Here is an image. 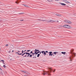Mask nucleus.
Returning <instances> with one entry per match:
<instances>
[{
    "label": "nucleus",
    "instance_id": "f257e3e1",
    "mask_svg": "<svg viewBox=\"0 0 76 76\" xmlns=\"http://www.w3.org/2000/svg\"><path fill=\"white\" fill-rule=\"evenodd\" d=\"M48 69L50 71H43V73H42V75H51L50 73L51 72V71H52V68H49Z\"/></svg>",
    "mask_w": 76,
    "mask_h": 76
},
{
    "label": "nucleus",
    "instance_id": "f03ea898",
    "mask_svg": "<svg viewBox=\"0 0 76 76\" xmlns=\"http://www.w3.org/2000/svg\"><path fill=\"white\" fill-rule=\"evenodd\" d=\"M29 55L30 57H32V56H34L35 54L36 55V53L35 52H34V53H32V51H31L30 53H29Z\"/></svg>",
    "mask_w": 76,
    "mask_h": 76
},
{
    "label": "nucleus",
    "instance_id": "7ed1b4c3",
    "mask_svg": "<svg viewBox=\"0 0 76 76\" xmlns=\"http://www.w3.org/2000/svg\"><path fill=\"white\" fill-rule=\"evenodd\" d=\"M75 55H76V54H75V53H72V56H71L69 58L70 60V61H72V58H73V56L74 57H75Z\"/></svg>",
    "mask_w": 76,
    "mask_h": 76
},
{
    "label": "nucleus",
    "instance_id": "20e7f679",
    "mask_svg": "<svg viewBox=\"0 0 76 76\" xmlns=\"http://www.w3.org/2000/svg\"><path fill=\"white\" fill-rule=\"evenodd\" d=\"M21 72H23V73H26V74H27V75H31V74L27 71L23 70V71H21Z\"/></svg>",
    "mask_w": 76,
    "mask_h": 76
},
{
    "label": "nucleus",
    "instance_id": "39448f33",
    "mask_svg": "<svg viewBox=\"0 0 76 76\" xmlns=\"http://www.w3.org/2000/svg\"><path fill=\"white\" fill-rule=\"evenodd\" d=\"M65 22H66V23H71L72 22H70V21L69 20H65L64 21Z\"/></svg>",
    "mask_w": 76,
    "mask_h": 76
},
{
    "label": "nucleus",
    "instance_id": "423d86ee",
    "mask_svg": "<svg viewBox=\"0 0 76 76\" xmlns=\"http://www.w3.org/2000/svg\"><path fill=\"white\" fill-rule=\"evenodd\" d=\"M28 54V55H29V53L28 52H26L24 53L21 56H23L24 54Z\"/></svg>",
    "mask_w": 76,
    "mask_h": 76
},
{
    "label": "nucleus",
    "instance_id": "0eeeda50",
    "mask_svg": "<svg viewBox=\"0 0 76 76\" xmlns=\"http://www.w3.org/2000/svg\"><path fill=\"white\" fill-rule=\"evenodd\" d=\"M49 54V56H53V54H52L53 53V52H48Z\"/></svg>",
    "mask_w": 76,
    "mask_h": 76
},
{
    "label": "nucleus",
    "instance_id": "6e6552de",
    "mask_svg": "<svg viewBox=\"0 0 76 76\" xmlns=\"http://www.w3.org/2000/svg\"><path fill=\"white\" fill-rule=\"evenodd\" d=\"M23 53H24V51H23V50H22V53L19 54V53H18V52H16V53H16V54L18 53V55H22V54H23Z\"/></svg>",
    "mask_w": 76,
    "mask_h": 76
},
{
    "label": "nucleus",
    "instance_id": "1a4fd4ad",
    "mask_svg": "<svg viewBox=\"0 0 76 76\" xmlns=\"http://www.w3.org/2000/svg\"><path fill=\"white\" fill-rule=\"evenodd\" d=\"M59 3L61 4V5H62V6H65L66 5V4H64L63 3H61V2H59Z\"/></svg>",
    "mask_w": 76,
    "mask_h": 76
},
{
    "label": "nucleus",
    "instance_id": "9d476101",
    "mask_svg": "<svg viewBox=\"0 0 76 76\" xmlns=\"http://www.w3.org/2000/svg\"><path fill=\"white\" fill-rule=\"evenodd\" d=\"M63 1L65 2V3H70V2L67 1L63 0Z\"/></svg>",
    "mask_w": 76,
    "mask_h": 76
},
{
    "label": "nucleus",
    "instance_id": "9b49d317",
    "mask_svg": "<svg viewBox=\"0 0 76 76\" xmlns=\"http://www.w3.org/2000/svg\"><path fill=\"white\" fill-rule=\"evenodd\" d=\"M39 51V50H38V49H35V50L34 51V52L35 53H37V51Z\"/></svg>",
    "mask_w": 76,
    "mask_h": 76
},
{
    "label": "nucleus",
    "instance_id": "f8f14e48",
    "mask_svg": "<svg viewBox=\"0 0 76 76\" xmlns=\"http://www.w3.org/2000/svg\"><path fill=\"white\" fill-rule=\"evenodd\" d=\"M49 22H52V23H53V22H55V21H54L53 20H49Z\"/></svg>",
    "mask_w": 76,
    "mask_h": 76
},
{
    "label": "nucleus",
    "instance_id": "ddd939ff",
    "mask_svg": "<svg viewBox=\"0 0 76 76\" xmlns=\"http://www.w3.org/2000/svg\"><path fill=\"white\" fill-rule=\"evenodd\" d=\"M56 16H61V15L58 14H56Z\"/></svg>",
    "mask_w": 76,
    "mask_h": 76
},
{
    "label": "nucleus",
    "instance_id": "4468645a",
    "mask_svg": "<svg viewBox=\"0 0 76 76\" xmlns=\"http://www.w3.org/2000/svg\"><path fill=\"white\" fill-rule=\"evenodd\" d=\"M70 28V26L68 25H67V26H66V28Z\"/></svg>",
    "mask_w": 76,
    "mask_h": 76
},
{
    "label": "nucleus",
    "instance_id": "2eb2a0df",
    "mask_svg": "<svg viewBox=\"0 0 76 76\" xmlns=\"http://www.w3.org/2000/svg\"><path fill=\"white\" fill-rule=\"evenodd\" d=\"M19 1L18 0H17L16 1H15V3L17 4H19Z\"/></svg>",
    "mask_w": 76,
    "mask_h": 76
},
{
    "label": "nucleus",
    "instance_id": "dca6fc26",
    "mask_svg": "<svg viewBox=\"0 0 76 76\" xmlns=\"http://www.w3.org/2000/svg\"><path fill=\"white\" fill-rule=\"evenodd\" d=\"M66 52H61V53H62V54H64V55H65V54H66Z\"/></svg>",
    "mask_w": 76,
    "mask_h": 76
},
{
    "label": "nucleus",
    "instance_id": "f3484780",
    "mask_svg": "<svg viewBox=\"0 0 76 76\" xmlns=\"http://www.w3.org/2000/svg\"><path fill=\"white\" fill-rule=\"evenodd\" d=\"M40 52V51H38L37 52H36V55H37L38 54V53H39V52Z\"/></svg>",
    "mask_w": 76,
    "mask_h": 76
},
{
    "label": "nucleus",
    "instance_id": "a211bd4d",
    "mask_svg": "<svg viewBox=\"0 0 76 76\" xmlns=\"http://www.w3.org/2000/svg\"><path fill=\"white\" fill-rule=\"evenodd\" d=\"M67 25H64L63 26V27H64V28H67Z\"/></svg>",
    "mask_w": 76,
    "mask_h": 76
},
{
    "label": "nucleus",
    "instance_id": "6ab92c4d",
    "mask_svg": "<svg viewBox=\"0 0 76 76\" xmlns=\"http://www.w3.org/2000/svg\"><path fill=\"white\" fill-rule=\"evenodd\" d=\"M24 6H25L26 7H29L28 6V5H24Z\"/></svg>",
    "mask_w": 76,
    "mask_h": 76
},
{
    "label": "nucleus",
    "instance_id": "aec40b11",
    "mask_svg": "<svg viewBox=\"0 0 76 76\" xmlns=\"http://www.w3.org/2000/svg\"><path fill=\"white\" fill-rule=\"evenodd\" d=\"M58 53V52H53V54H55V55H56V54H57V53Z\"/></svg>",
    "mask_w": 76,
    "mask_h": 76
},
{
    "label": "nucleus",
    "instance_id": "412c9836",
    "mask_svg": "<svg viewBox=\"0 0 76 76\" xmlns=\"http://www.w3.org/2000/svg\"><path fill=\"white\" fill-rule=\"evenodd\" d=\"M39 56H40V54H37V57H39Z\"/></svg>",
    "mask_w": 76,
    "mask_h": 76
},
{
    "label": "nucleus",
    "instance_id": "4be33fe9",
    "mask_svg": "<svg viewBox=\"0 0 76 76\" xmlns=\"http://www.w3.org/2000/svg\"><path fill=\"white\" fill-rule=\"evenodd\" d=\"M43 54H44L45 56V55H46V53L45 52V51H44V53H43Z\"/></svg>",
    "mask_w": 76,
    "mask_h": 76
},
{
    "label": "nucleus",
    "instance_id": "5701e85b",
    "mask_svg": "<svg viewBox=\"0 0 76 76\" xmlns=\"http://www.w3.org/2000/svg\"><path fill=\"white\" fill-rule=\"evenodd\" d=\"M44 51H41V53H42V54H44Z\"/></svg>",
    "mask_w": 76,
    "mask_h": 76
},
{
    "label": "nucleus",
    "instance_id": "b1692460",
    "mask_svg": "<svg viewBox=\"0 0 76 76\" xmlns=\"http://www.w3.org/2000/svg\"><path fill=\"white\" fill-rule=\"evenodd\" d=\"M3 67H4V68H5V67H6V66L4 65Z\"/></svg>",
    "mask_w": 76,
    "mask_h": 76
},
{
    "label": "nucleus",
    "instance_id": "393cba45",
    "mask_svg": "<svg viewBox=\"0 0 76 76\" xmlns=\"http://www.w3.org/2000/svg\"><path fill=\"white\" fill-rule=\"evenodd\" d=\"M0 61H2L3 63H4V60H1Z\"/></svg>",
    "mask_w": 76,
    "mask_h": 76
},
{
    "label": "nucleus",
    "instance_id": "a878e982",
    "mask_svg": "<svg viewBox=\"0 0 76 76\" xmlns=\"http://www.w3.org/2000/svg\"><path fill=\"white\" fill-rule=\"evenodd\" d=\"M42 21H43L44 22V21H46V20H41Z\"/></svg>",
    "mask_w": 76,
    "mask_h": 76
},
{
    "label": "nucleus",
    "instance_id": "bb28decb",
    "mask_svg": "<svg viewBox=\"0 0 76 76\" xmlns=\"http://www.w3.org/2000/svg\"><path fill=\"white\" fill-rule=\"evenodd\" d=\"M8 45H8V44H6L5 46L6 47H8Z\"/></svg>",
    "mask_w": 76,
    "mask_h": 76
},
{
    "label": "nucleus",
    "instance_id": "cd10ccee",
    "mask_svg": "<svg viewBox=\"0 0 76 76\" xmlns=\"http://www.w3.org/2000/svg\"><path fill=\"white\" fill-rule=\"evenodd\" d=\"M31 51V50H27V52H29V51Z\"/></svg>",
    "mask_w": 76,
    "mask_h": 76
},
{
    "label": "nucleus",
    "instance_id": "c85d7f7f",
    "mask_svg": "<svg viewBox=\"0 0 76 76\" xmlns=\"http://www.w3.org/2000/svg\"><path fill=\"white\" fill-rule=\"evenodd\" d=\"M26 56H27V54L25 55V56H23V57H26Z\"/></svg>",
    "mask_w": 76,
    "mask_h": 76
},
{
    "label": "nucleus",
    "instance_id": "c756f323",
    "mask_svg": "<svg viewBox=\"0 0 76 76\" xmlns=\"http://www.w3.org/2000/svg\"><path fill=\"white\" fill-rule=\"evenodd\" d=\"M55 71H56V69H54V71H53V72H55Z\"/></svg>",
    "mask_w": 76,
    "mask_h": 76
},
{
    "label": "nucleus",
    "instance_id": "7c9ffc66",
    "mask_svg": "<svg viewBox=\"0 0 76 76\" xmlns=\"http://www.w3.org/2000/svg\"><path fill=\"white\" fill-rule=\"evenodd\" d=\"M20 14H24V13H20Z\"/></svg>",
    "mask_w": 76,
    "mask_h": 76
},
{
    "label": "nucleus",
    "instance_id": "2f4dec72",
    "mask_svg": "<svg viewBox=\"0 0 76 76\" xmlns=\"http://www.w3.org/2000/svg\"><path fill=\"white\" fill-rule=\"evenodd\" d=\"M29 56H30V55H28L27 57H29Z\"/></svg>",
    "mask_w": 76,
    "mask_h": 76
},
{
    "label": "nucleus",
    "instance_id": "473e14b6",
    "mask_svg": "<svg viewBox=\"0 0 76 76\" xmlns=\"http://www.w3.org/2000/svg\"><path fill=\"white\" fill-rule=\"evenodd\" d=\"M59 55L60 56H61V53H60Z\"/></svg>",
    "mask_w": 76,
    "mask_h": 76
},
{
    "label": "nucleus",
    "instance_id": "72a5a7b5",
    "mask_svg": "<svg viewBox=\"0 0 76 76\" xmlns=\"http://www.w3.org/2000/svg\"><path fill=\"white\" fill-rule=\"evenodd\" d=\"M26 51V50H25L24 51V53H25V51Z\"/></svg>",
    "mask_w": 76,
    "mask_h": 76
},
{
    "label": "nucleus",
    "instance_id": "f704fd0d",
    "mask_svg": "<svg viewBox=\"0 0 76 76\" xmlns=\"http://www.w3.org/2000/svg\"><path fill=\"white\" fill-rule=\"evenodd\" d=\"M23 20H20V21H23Z\"/></svg>",
    "mask_w": 76,
    "mask_h": 76
},
{
    "label": "nucleus",
    "instance_id": "c9c22d12",
    "mask_svg": "<svg viewBox=\"0 0 76 76\" xmlns=\"http://www.w3.org/2000/svg\"><path fill=\"white\" fill-rule=\"evenodd\" d=\"M46 53H48V51H46Z\"/></svg>",
    "mask_w": 76,
    "mask_h": 76
},
{
    "label": "nucleus",
    "instance_id": "e433bc0d",
    "mask_svg": "<svg viewBox=\"0 0 76 76\" xmlns=\"http://www.w3.org/2000/svg\"><path fill=\"white\" fill-rule=\"evenodd\" d=\"M61 27H63V26H60Z\"/></svg>",
    "mask_w": 76,
    "mask_h": 76
},
{
    "label": "nucleus",
    "instance_id": "4c0bfd02",
    "mask_svg": "<svg viewBox=\"0 0 76 76\" xmlns=\"http://www.w3.org/2000/svg\"><path fill=\"white\" fill-rule=\"evenodd\" d=\"M55 1H58L59 0H55Z\"/></svg>",
    "mask_w": 76,
    "mask_h": 76
},
{
    "label": "nucleus",
    "instance_id": "58836bf2",
    "mask_svg": "<svg viewBox=\"0 0 76 76\" xmlns=\"http://www.w3.org/2000/svg\"><path fill=\"white\" fill-rule=\"evenodd\" d=\"M52 55L53 56H54V54H53Z\"/></svg>",
    "mask_w": 76,
    "mask_h": 76
},
{
    "label": "nucleus",
    "instance_id": "ea45409f",
    "mask_svg": "<svg viewBox=\"0 0 76 76\" xmlns=\"http://www.w3.org/2000/svg\"><path fill=\"white\" fill-rule=\"evenodd\" d=\"M40 54H41V52H39Z\"/></svg>",
    "mask_w": 76,
    "mask_h": 76
},
{
    "label": "nucleus",
    "instance_id": "a19ab883",
    "mask_svg": "<svg viewBox=\"0 0 76 76\" xmlns=\"http://www.w3.org/2000/svg\"><path fill=\"white\" fill-rule=\"evenodd\" d=\"M24 76H27V75H24Z\"/></svg>",
    "mask_w": 76,
    "mask_h": 76
},
{
    "label": "nucleus",
    "instance_id": "79ce46f5",
    "mask_svg": "<svg viewBox=\"0 0 76 76\" xmlns=\"http://www.w3.org/2000/svg\"><path fill=\"white\" fill-rule=\"evenodd\" d=\"M18 52L19 53V52H20V51H19V50L18 51Z\"/></svg>",
    "mask_w": 76,
    "mask_h": 76
},
{
    "label": "nucleus",
    "instance_id": "37998d69",
    "mask_svg": "<svg viewBox=\"0 0 76 76\" xmlns=\"http://www.w3.org/2000/svg\"><path fill=\"white\" fill-rule=\"evenodd\" d=\"M10 52H12L11 51H9V53H10Z\"/></svg>",
    "mask_w": 76,
    "mask_h": 76
},
{
    "label": "nucleus",
    "instance_id": "c03bdc74",
    "mask_svg": "<svg viewBox=\"0 0 76 76\" xmlns=\"http://www.w3.org/2000/svg\"><path fill=\"white\" fill-rule=\"evenodd\" d=\"M57 22H58V21H57Z\"/></svg>",
    "mask_w": 76,
    "mask_h": 76
},
{
    "label": "nucleus",
    "instance_id": "a18cd8bd",
    "mask_svg": "<svg viewBox=\"0 0 76 76\" xmlns=\"http://www.w3.org/2000/svg\"><path fill=\"white\" fill-rule=\"evenodd\" d=\"M14 51L13 50H12V52H13Z\"/></svg>",
    "mask_w": 76,
    "mask_h": 76
},
{
    "label": "nucleus",
    "instance_id": "49530a36",
    "mask_svg": "<svg viewBox=\"0 0 76 76\" xmlns=\"http://www.w3.org/2000/svg\"><path fill=\"white\" fill-rule=\"evenodd\" d=\"M3 63H4V62H3Z\"/></svg>",
    "mask_w": 76,
    "mask_h": 76
},
{
    "label": "nucleus",
    "instance_id": "de8ad7c7",
    "mask_svg": "<svg viewBox=\"0 0 76 76\" xmlns=\"http://www.w3.org/2000/svg\"><path fill=\"white\" fill-rule=\"evenodd\" d=\"M1 50V49L0 48V51Z\"/></svg>",
    "mask_w": 76,
    "mask_h": 76
},
{
    "label": "nucleus",
    "instance_id": "09e8293b",
    "mask_svg": "<svg viewBox=\"0 0 76 76\" xmlns=\"http://www.w3.org/2000/svg\"><path fill=\"white\" fill-rule=\"evenodd\" d=\"M36 56H35V57H34V58H36Z\"/></svg>",
    "mask_w": 76,
    "mask_h": 76
},
{
    "label": "nucleus",
    "instance_id": "8fccbe9b",
    "mask_svg": "<svg viewBox=\"0 0 76 76\" xmlns=\"http://www.w3.org/2000/svg\"><path fill=\"white\" fill-rule=\"evenodd\" d=\"M34 57H35L34 56L33 57V58H34Z\"/></svg>",
    "mask_w": 76,
    "mask_h": 76
},
{
    "label": "nucleus",
    "instance_id": "3c124183",
    "mask_svg": "<svg viewBox=\"0 0 76 76\" xmlns=\"http://www.w3.org/2000/svg\"><path fill=\"white\" fill-rule=\"evenodd\" d=\"M10 60H12V59H10Z\"/></svg>",
    "mask_w": 76,
    "mask_h": 76
},
{
    "label": "nucleus",
    "instance_id": "603ef678",
    "mask_svg": "<svg viewBox=\"0 0 76 76\" xmlns=\"http://www.w3.org/2000/svg\"><path fill=\"white\" fill-rule=\"evenodd\" d=\"M35 56H37V55H35Z\"/></svg>",
    "mask_w": 76,
    "mask_h": 76
}]
</instances>
